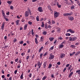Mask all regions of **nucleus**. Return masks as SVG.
<instances>
[{"mask_svg":"<svg viewBox=\"0 0 80 80\" xmlns=\"http://www.w3.org/2000/svg\"><path fill=\"white\" fill-rule=\"evenodd\" d=\"M77 39V37H70L69 38V40L70 42H73L74 41H75Z\"/></svg>","mask_w":80,"mask_h":80,"instance_id":"obj_1","label":"nucleus"},{"mask_svg":"<svg viewBox=\"0 0 80 80\" xmlns=\"http://www.w3.org/2000/svg\"><path fill=\"white\" fill-rule=\"evenodd\" d=\"M72 15H73V12H71L70 13H67L63 14V15L64 17H66V16H71Z\"/></svg>","mask_w":80,"mask_h":80,"instance_id":"obj_2","label":"nucleus"},{"mask_svg":"<svg viewBox=\"0 0 80 80\" xmlns=\"http://www.w3.org/2000/svg\"><path fill=\"white\" fill-rule=\"evenodd\" d=\"M56 12L54 13V18H56L58 17V16L59 15V13L55 11Z\"/></svg>","mask_w":80,"mask_h":80,"instance_id":"obj_3","label":"nucleus"},{"mask_svg":"<svg viewBox=\"0 0 80 80\" xmlns=\"http://www.w3.org/2000/svg\"><path fill=\"white\" fill-rule=\"evenodd\" d=\"M2 16L4 17V19H5L6 18H7V16L5 15V12H4V11L3 10H2Z\"/></svg>","mask_w":80,"mask_h":80,"instance_id":"obj_4","label":"nucleus"},{"mask_svg":"<svg viewBox=\"0 0 80 80\" xmlns=\"http://www.w3.org/2000/svg\"><path fill=\"white\" fill-rule=\"evenodd\" d=\"M60 58H63L65 57V54L64 53H61L60 55Z\"/></svg>","mask_w":80,"mask_h":80,"instance_id":"obj_5","label":"nucleus"},{"mask_svg":"<svg viewBox=\"0 0 80 80\" xmlns=\"http://www.w3.org/2000/svg\"><path fill=\"white\" fill-rule=\"evenodd\" d=\"M70 32V33H75V31H73L70 29H68L67 32Z\"/></svg>","mask_w":80,"mask_h":80,"instance_id":"obj_6","label":"nucleus"},{"mask_svg":"<svg viewBox=\"0 0 80 80\" xmlns=\"http://www.w3.org/2000/svg\"><path fill=\"white\" fill-rule=\"evenodd\" d=\"M54 58V55H52V54H50V57H49V59L50 60H52Z\"/></svg>","mask_w":80,"mask_h":80,"instance_id":"obj_7","label":"nucleus"},{"mask_svg":"<svg viewBox=\"0 0 80 80\" xmlns=\"http://www.w3.org/2000/svg\"><path fill=\"white\" fill-rule=\"evenodd\" d=\"M42 62L40 63V62L39 61H38V67L39 68H40V67H41V65H42Z\"/></svg>","mask_w":80,"mask_h":80,"instance_id":"obj_8","label":"nucleus"},{"mask_svg":"<svg viewBox=\"0 0 80 80\" xmlns=\"http://www.w3.org/2000/svg\"><path fill=\"white\" fill-rule=\"evenodd\" d=\"M25 15L26 17H28L29 16V13L28 11H26L25 12Z\"/></svg>","mask_w":80,"mask_h":80,"instance_id":"obj_9","label":"nucleus"},{"mask_svg":"<svg viewBox=\"0 0 80 80\" xmlns=\"http://www.w3.org/2000/svg\"><path fill=\"white\" fill-rule=\"evenodd\" d=\"M68 18L69 19V20H71V21L73 20H74V18H73V17L71 16H69L68 17Z\"/></svg>","mask_w":80,"mask_h":80,"instance_id":"obj_10","label":"nucleus"},{"mask_svg":"<svg viewBox=\"0 0 80 80\" xmlns=\"http://www.w3.org/2000/svg\"><path fill=\"white\" fill-rule=\"evenodd\" d=\"M5 22H3L2 23V26H1V29L2 30H3V28H4V27H5Z\"/></svg>","mask_w":80,"mask_h":80,"instance_id":"obj_11","label":"nucleus"},{"mask_svg":"<svg viewBox=\"0 0 80 80\" xmlns=\"http://www.w3.org/2000/svg\"><path fill=\"white\" fill-rule=\"evenodd\" d=\"M38 11H39L40 12H43L42 8V7H39L38 8Z\"/></svg>","mask_w":80,"mask_h":80,"instance_id":"obj_12","label":"nucleus"},{"mask_svg":"<svg viewBox=\"0 0 80 80\" xmlns=\"http://www.w3.org/2000/svg\"><path fill=\"white\" fill-rule=\"evenodd\" d=\"M73 72H71L69 75L68 77L69 78H70L72 75H73Z\"/></svg>","mask_w":80,"mask_h":80,"instance_id":"obj_13","label":"nucleus"},{"mask_svg":"<svg viewBox=\"0 0 80 80\" xmlns=\"http://www.w3.org/2000/svg\"><path fill=\"white\" fill-rule=\"evenodd\" d=\"M64 47V45L62 44H61L59 45V48H63Z\"/></svg>","mask_w":80,"mask_h":80,"instance_id":"obj_14","label":"nucleus"},{"mask_svg":"<svg viewBox=\"0 0 80 80\" xmlns=\"http://www.w3.org/2000/svg\"><path fill=\"white\" fill-rule=\"evenodd\" d=\"M57 6L58 7V8H60V7H62L61 5L59 4V3L58 2H57Z\"/></svg>","mask_w":80,"mask_h":80,"instance_id":"obj_15","label":"nucleus"},{"mask_svg":"<svg viewBox=\"0 0 80 80\" xmlns=\"http://www.w3.org/2000/svg\"><path fill=\"white\" fill-rule=\"evenodd\" d=\"M50 42H52L53 40H54V38H53L52 37L49 38Z\"/></svg>","mask_w":80,"mask_h":80,"instance_id":"obj_16","label":"nucleus"},{"mask_svg":"<svg viewBox=\"0 0 80 80\" xmlns=\"http://www.w3.org/2000/svg\"><path fill=\"white\" fill-rule=\"evenodd\" d=\"M7 3L9 5H11L12 3V1L8 0L7 1Z\"/></svg>","mask_w":80,"mask_h":80,"instance_id":"obj_17","label":"nucleus"},{"mask_svg":"<svg viewBox=\"0 0 80 80\" xmlns=\"http://www.w3.org/2000/svg\"><path fill=\"white\" fill-rule=\"evenodd\" d=\"M47 62H45L43 64V68H45L46 67V65H47Z\"/></svg>","mask_w":80,"mask_h":80,"instance_id":"obj_18","label":"nucleus"},{"mask_svg":"<svg viewBox=\"0 0 80 80\" xmlns=\"http://www.w3.org/2000/svg\"><path fill=\"white\" fill-rule=\"evenodd\" d=\"M31 33H32V36L33 37H34V34H35V32H33V29H32Z\"/></svg>","mask_w":80,"mask_h":80,"instance_id":"obj_19","label":"nucleus"},{"mask_svg":"<svg viewBox=\"0 0 80 80\" xmlns=\"http://www.w3.org/2000/svg\"><path fill=\"white\" fill-rule=\"evenodd\" d=\"M76 73H78V75H80V69H78V70L76 71Z\"/></svg>","mask_w":80,"mask_h":80,"instance_id":"obj_20","label":"nucleus"},{"mask_svg":"<svg viewBox=\"0 0 80 80\" xmlns=\"http://www.w3.org/2000/svg\"><path fill=\"white\" fill-rule=\"evenodd\" d=\"M44 25H45V24H44V22H42L41 27H42V28H44Z\"/></svg>","mask_w":80,"mask_h":80,"instance_id":"obj_21","label":"nucleus"},{"mask_svg":"<svg viewBox=\"0 0 80 80\" xmlns=\"http://www.w3.org/2000/svg\"><path fill=\"white\" fill-rule=\"evenodd\" d=\"M52 64H49L48 67V68H49V69H50V68H52Z\"/></svg>","mask_w":80,"mask_h":80,"instance_id":"obj_22","label":"nucleus"},{"mask_svg":"<svg viewBox=\"0 0 80 80\" xmlns=\"http://www.w3.org/2000/svg\"><path fill=\"white\" fill-rule=\"evenodd\" d=\"M27 26H28L27 24H26L25 25L24 28V30H27Z\"/></svg>","mask_w":80,"mask_h":80,"instance_id":"obj_23","label":"nucleus"},{"mask_svg":"<svg viewBox=\"0 0 80 80\" xmlns=\"http://www.w3.org/2000/svg\"><path fill=\"white\" fill-rule=\"evenodd\" d=\"M19 22H20V20H18L16 21V25H18L19 24Z\"/></svg>","mask_w":80,"mask_h":80,"instance_id":"obj_24","label":"nucleus"},{"mask_svg":"<svg viewBox=\"0 0 80 80\" xmlns=\"http://www.w3.org/2000/svg\"><path fill=\"white\" fill-rule=\"evenodd\" d=\"M23 72L22 73V74L20 76V78L21 79H23Z\"/></svg>","mask_w":80,"mask_h":80,"instance_id":"obj_25","label":"nucleus"},{"mask_svg":"<svg viewBox=\"0 0 80 80\" xmlns=\"http://www.w3.org/2000/svg\"><path fill=\"white\" fill-rule=\"evenodd\" d=\"M42 33L44 35H47V31H43Z\"/></svg>","mask_w":80,"mask_h":80,"instance_id":"obj_26","label":"nucleus"},{"mask_svg":"<svg viewBox=\"0 0 80 80\" xmlns=\"http://www.w3.org/2000/svg\"><path fill=\"white\" fill-rule=\"evenodd\" d=\"M47 78V76H44L42 78V80H45Z\"/></svg>","mask_w":80,"mask_h":80,"instance_id":"obj_27","label":"nucleus"},{"mask_svg":"<svg viewBox=\"0 0 80 80\" xmlns=\"http://www.w3.org/2000/svg\"><path fill=\"white\" fill-rule=\"evenodd\" d=\"M28 10L29 12V13H30V15H32V12H31V11H30V9L29 8H28Z\"/></svg>","mask_w":80,"mask_h":80,"instance_id":"obj_28","label":"nucleus"},{"mask_svg":"<svg viewBox=\"0 0 80 80\" xmlns=\"http://www.w3.org/2000/svg\"><path fill=\"white\" fill-rule=\"evenodd\" d=\"M80 52L79 51L76 52V53H75V56H76V55H78V54H80Z\"/></svg>","mask_w":80,"mask_h":80,"instance_id":"obj_29","label":"nucleus"},{"mask_svg":"<svg viewBox=\"0 0 80 80\" xmlns=\"http://www.w3.org/2000/svg\"><path fill=\"white\" fill-rule=\"evenodd\" d=\"M45 28L48 29V24L47 23L45 24Z\"/></svg>","mask_w":80,"mask_h":80,"instance_id":"obj_30","label":"nucleus"},{"mask_svg":"<svg viewBox=\"0 0 80 80\" xmlns=\"http://www.w3.org/2000/svg\"><path fill=\"white\" fill-rule=\"evenodd\" d=\"M36 20L38 22L39 21V16H38L36 17Z\"/></svg>","mask_w":80,"mask_h":80,"instance_id":"obj_31","label":"nucleus"},{"mask_svg":"<svg viewBox=\"0 0 80 80\" xmlns=\"http://www.w3.org/2000/svg\"><path fill=\"white\" fill-rule=\"evenodd\" d=\"M53 48H54V46H52L51 48L49 49L50 50H53Z\"/></svg>","mask_w":80,"mask_h":80,"instance_id":"obj_32","label":"nucleus"},{"mask_svg":"<svg viewBox=\"0 0 80 80\" xmlns=\"http://www.w3.org/2000/svg\"><path fill=\"white\" fill-rule=\"evenodd\" d=\"M24 43V42H23V41H21L20 42H19V44H21V45H22Z\"/></svg>","mask_w":80,"mask_h":80,"instance_id":"obj_33","label":"nucleus"},{"mask_svg":"<svg viewBox=\"0 0 80 80\" xmlns=\"http://www.w3.org/2000/svg\"><path fill=\"white\" fill-rule=\"evenodd\" d=\"M43 53H41L40 56V58H42V56H43Z\"/></svg>","mask_w":80,"mask_h":80,"instance_id":"obj_34","label":"nucleus"},{"mask_svg":"<svg viewBox=\"0 0 80 80\" xmlns=\"http://www.w3.org/2000/svg\"><path fill=\"white\" fill-rule=\"evenodd\" d=\"M74 8H75V6H72L71 8V10H73V9H74Z\"/></svg>","mask_w":80,"mask_h":80,"instance_id":"obj_35","label":"nucleus"},{"mask_svg":"<svg viewBox=\"0 0 80 80\" xmlns=\"http://www.w3.org/2000/svg\"><path fill=\"white\" fill-rule=\"evenodd\" d=\"M77 3L78 5H79V6H80V2H79V1H78L77 2Z\"/></svg>","mask_w":80,"mask_h":80,"instance_id":"obj_36","label":"nucleus"},{"mask_svg":"<svg viewBox=\"0 0 80 80\" xmlns=\"http://www.w3.org/2000/svg\"><path fill=\"white\" fill-rule=\"evenodd\" d=\"M17 41V40L16 38H14V40H13V43H15V42H16Z\"/></svg>","mask_w":80,"mask_h":80,"instance_id":"obj_37","label":"nucleus"},{"mask_svg":"<svg viewBox=\"0 0 80 80\" xmlns=\"http://www.w3.org/2000/svg\"><path fill=\"white\" fill-rule=\"evenodd\" d=\"M49 44V42L48 41H47L45 43V45H48Z\"/></svg>","mask_w":80,"mask_h":80,"instance_id":"obj_38","label":"nucleus"},{"mask_svg":"<svg viewBox=\"0 0 80 80\" xmlns=\"http://www.w3.org/2000/svg\"><path fill=\"white\" fill-rule=\"evenodd\" d=\"M66 36H70V34L69 33H66Z\"/></svg>","mask_w":80,"mask_h":80,"instance_id":"obj_39","label":"nucleus"},{"mask_svg":"<svg viewBox=\"0 0 80 80\" xmlns=\"http://www.w3.org/2000/svg\"><path fill=\"white\" fill-rule=\"evenodd\" d=\"M28 77H29V78H31V77H32V73H29L28 75Z\"/></svg>","mask_w":80,"mask_h":80,"instance_id":"obj_40","label":"nucleus"},{"mask_svg":"<svg viewBox=\"0 0 80 80\" xmlns=\"http://www.w3.org/2000/svg\"><path fill=\"white\" fill-rule=\"evenodd\" d=\"M10 8L11 10H13V7L12 6H11L10 7Z\"/></svg>","mask_w":80,"mask_h":80,"instance_id":"obj_41","label":"nucleus"},{"mask_svg":"<svg viewBox=\"0 0 80 80\" xmlns=\"http://www.w3.org/2000/svg\"><path fill=\"white\" fill-rule=\"evenodd\" d=\"M28 23L29 24V25H32V22H30V21H29L28 22Z\"/></svg>","mask_w":80,"mask_h":80,"instance_id":"obj_42","label":"nucleus"},{"mask_svg":"<svg viewBox=\"0 0 80 80\" xmlns=\"http://www.w3.org/2000/svg\"><path fill=\"white\" fill-rule=\"evenodd\" d=\"M58 32H60V28H58Z\"/></svg>","mask_w":80,"mask_h":80,"instance_id":"obj_43","label":"nucleus"},{"mask_svg":"<svg viewBox=\"0 0 80 80\" xmlns=\"http://www.w3.org/2000/svg\"><path fill=\"white\" fill-rule=\"evenodd\" d=\"M29 58H30V56H27L26 57V59L27 60H28V59Z\"/></svg>","mask_w":80,"mask_h":80,"instance_id":"obj_44","label":"nucleus"},{"mask_svg":"<svg viewBox=\"0 0 80 80\" xmlns=\"http://www.w3.org/2000/svg\"><path fill=\"white\" fill-rule=\"evenodd\" d=\"M21 66V65H20V64H19L18 66V67H17V68H20Z\"/></svg>","mask_w":80,"mask_h":80,"instance_id":"obj_45","label":"nucleus"},{"mask_svg":"<svg viewBox=\"0 0 80 80\" xmlns=\"http://www.w3.org/2000/svg\"><path fill=\"white\" fill-rule=\"evenodd\" d=\"M47 55V52H45L44 53V55H43V56L45 57V56H46V55Z\"/></svg>","mask_w":80,"mask_h":80,"instance_id":"obj_46","label":"nucleus"},{"mask_svg":"<svg viewBox=\"0 0 80 80\" xmlns=\"http://www.w3.org/2000/svg\"><path fill=\"white\" fill-rule=\"evenodd\" d=\"M67 70V68H64V69L63 70V72H65V70Z\"/></svg>","mask_w":80,"mask_h":80,"instance_id":"obj_47","label":"nucleus"},{"mask_svg":"<svg viewBox=\"0 0 80 80\" xmlns=\"http://www.w3.org/2000/svg\"><path fill=\"white\" fill-rule=\"evenodd\" d=\"M31 34V32H29V33H28V36H30V35Z\"/></svg>","mask_w":80,"mask_h":80,"instance_id":"obj_48","label":"nucleus"},{"mask_svg":"<svg viewBox=\"0 0 80 80\" xmlns=\"http://www.w3.org/2000/svg\"><path fill=\"white\" fill-rule=\"evenodd\" d=\"M66 43V41L64 40L62 43V44H63V43Z\"/></svg>","mask_w":80,"mask_h":80,"instance_id":"obj_49","label":"nucleus"},{"mask_svg":"<svg viewBox=\"0 0 80 80\" xmlns=\"http://www.w3.org/2000/svg\"><path fill=\"white\" fill-rule=\"evenodd\" d=\"M18 60H19L18 58H17V59H16L15 60V62H18Z\"/></svg>","mask_w":80,"mask_h":80,"instance_id":"obj_50","label":"nucleus"},{"mask_svg":"<svg viewBox=\"0 0 80 80\" xmlns=\"http://www.w3.org/2000/svg\"><path fill=\"white\" fill-rule=\"evenodd\" d=\"M58 39H59V40H62L63 39V38H62L61 37H59L58 38Z\"/></svg>","mask_w":80,"mask_h":80,"instance_id":"obj_51","label":"nucleus"},{"mask_svg":"<svg viewBox=\"0 0 80 80\" xmlns=\"http://www.w3.org/2000/svg\"><path fill=\"white\" fill-rule=\"evenodd\" d=\"M52 22L53 24L55 23V21L54 20L52 21Z\"/></svg>","mask_w":80,"mask_h":80,"instance_id":"obj_52","label":"nucleus"},{"mask_svg":"<svg viewBox=\"0 0 80 80\" xmlns=\"http://www.w3.org/2000/svg\"><path fill=\"white\" fill-rule=\"evenodd\" d=\"M51 77L52 78H55V77H54V75H53V74L51 75Z\"/></svg>","mask_w":80,"mask_h":80,"instance_id":"obj_53","label":"nucleus"},{"mask_svg":"<svg viewBox=\"0 0 80 80\" xmlns=\"http://www.w3.org/2000/svg\"><path fill=\"white\" fill-rule=\"evenodd\" d=\"M17 70H16L14 71L15 74H17Z\"/></svg>","mask_w":80,"mask_h":80,"instance_id":"obj_54","label":"nucleus"},{"mask_svg":"<svg viewBox=\"0 0 80 80\" xmlns=\"http://www.w3.org/2000/svg\"><path fill=\"white\" fill-rule=\"evenodd\" d=\"M30 49H28V53H29L30 52Z\"/></svg>","mask_w":80,"mask_h":80,"instance_id":"obj_55","label":"nucleus"},{"mask_svg":"<svg viewBox=\"0 0 80 80\" xmlns=\"http://www.w3.org/2000/svg\"><path fill=\"white\" fill-rule=\"evenodd\" d=\"M61 63H60V62H58V63H57V64H58V65H60Z\"/></svg>","mask_w":80,"mask_h":80,"instance_id":"obj_56","label":"nucleus"},{"mask_svg":"<svg viewBox=\"0 0 80 80\" xmlns=\"http://www.w3.org/2000/svg\"><path fill=\"white\" fill-rule=\"evenodd\" d=\"M71 67H72V65H70V66L69 67L68 70H70V69H71Z\"/></svg>","mask_w":80,"mask_h":80,"instance_id":"obj_57","label":"nucleus"},{"mask_svg":"<svg viewBox=\"0 0 80 80\" xmlns=\"http://www.w3.org/2000/svg\"><path fill=\"white\" fill-rule=\"evenodd\" d=\"M25 53H24V52H22V54H21V55L22 56H23V55H25Z\"/></svg>","mask_w":80,"mask_h":80,"instance_id":"obj_58","label":"nucleus"},{"mask_svg":"<svg viewBox=\"0 0 80 80\" xmlns=\"http://www.w3.org/2000/svg\"><path fill=\"white\" fill-rule=\"evenodd\" d=\"M75 47V45H71V47H72V48H74V47Z\"/></svg>","mask_w":80,"mask_h":80,"instance_id":"obj_59","label":"nucleus"},{"mask_svg":"<svg viewBox=\"0 0 80 80\" xmlns=\"http://www.w3.org/2000/svg\"><path fill=\"white\" fill-rule=\"evenodd\" d=\"M9 13H10V12L8 11L7 13H6V15H9Z\"/></svg>","mask_w":80,"mask_h":80,"instance_id":"obj_60","label":"nucleus"},{"mask_svg":"<svg viewBox=\"0 0 80 80\" xmlns=\"http://www.w3.org/2000/svg\"><path fill=\"white\" fill-rule=\"evenodd\" d=\"M34 56H35V55L33 54L31 58L32 59H33L34 58Z\"/></svg>","mask_w":80,"mask_h":80,"instance_id":"obj_61","label":"nucleus"},{"mask_svg":"<svg viewBox=\"0 0 80 80\" xmlns=\"http://www.w3.org/2000/svg\"><path fill=\"white\" fill-rule=\"evenodd\" d=\"M8 46H6L5 47H4L3 48H4V49H5V48H7V47H8Z\"/></svg>","mask_w":80,"mask_h":80,"instance_id":"obj_62","label":"nucleus"},{"mask_svg":"<svg viewBox=\"0 0 80 80\" xmlns=\"http://www.w3.org/2000/svg\"><path fill=\"white\" fill-rule=\"evenodd\" d=\"M26 45H27V43H24L23 44V46H26Z\"/></svg>","mask_w":80,"mask_h":80,"instance_id":"obj_63","label":"nucleus"},{"mask_svg":"<svg viewBox=\"0 0 80 80\" xmlns=\"http://www.w3.org/2000/svg\"><path fill=\"white\" fill-rule=\"evenodd\" d=\"M2 78H5V75H3L2 76Z\"/></svg>","mask_w":80,"mask_h":80,"instance_id":"obj_64","label":"nucleus"}]
</instances>
